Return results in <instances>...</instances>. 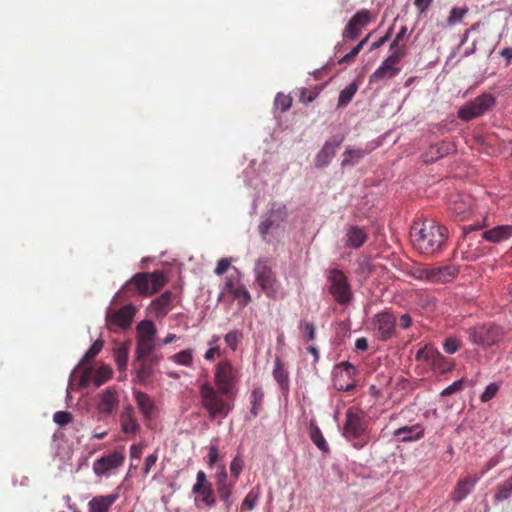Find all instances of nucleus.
<instances>
[{"instance_id":"3c124183","label":"nucleus","mask_w":512,"mask_h":512,"mask_svg":"<svg viewBox=\"0 0 512 512\" xmlns=\"http://www.w3.org/2000/svg\"><path fill=\"white\" fill-rule=\"evenodd\" d=\"M425 311H432L435 307V299L429 295L418 294V307Z\"/></svg>"},{"instance_id":"39448f33","label":"nucleus","mask_w":512,"mask_h":512,"mask_svg":"<svg viewBox=\"0 0 512 512\" xmlns=\"http://www.w3.org/2000/svg\"><path fill=\"white\" fill-rule=\"evenodd\" d=\"M328 291L340 305L349 304L353 298L351 285L345 273L339 269H331L327 273Z\"/></svg>"},{"instance_id":"9b49d317","label":"nucleus","mask_w":512,"mask_h":512,"mask_svg":"<svg viewBox=\"0 0 512 512\" xmlns=\"http://www.w3.org/2000/svg\"><path fill=\"white\" fill-rule=\"evenodd\" d=\"M136 311L137 309L134 305L127 304L118 310L107 313L106 323L108 329L110 331H117L118 329L130 327Z\"/></svg>"},{"instance_id":"f03ea898","label":"nucleus","mask_w":512,"mask_h":512,"mask_svg":"<svg viewBox=\"0 0 512 512\" xmlns=\"http://www.w3.org/2000/svg\"><path fill=\"white\" fill-rule=\"evenodd\" d=\"M447 229L433 221H424L418 231V253L433 255L446 240Z\"/></svg>"},{"instance_id":"bb28decb","label":"nucleus","mask_w":512,"mask_h":512,"mask_svg":"<svg viewBox=\"0 0 512 512\" xmlns=\"http://www.w3.org/2000/svg\"><path fill=\"white\" fill-rule=\"evenodd\" d=\"M481 237L483 240L495 244L507 241L512 237V225H497L483 231Z\"/></svg>"},{"instance_id":"aec40b11","label":"nucleus","mask_w":512,"mask_h":512,"mask_svg":"<svg viewBox=\"0 0 512 512\" xmlns=\"http://www.w3.org/2000/svg\"><path fill=\"white\" fill-rule=\"evenodd\" d=\"M396 319L389 312H382L375 316L374 325L378 339L386 341L395 331Z\"/></svg>"},{"instance_id":"e2e57ef3","label":"nucleus","mask_w":512,"mask_h":512,"mask_svg":"<svg viewBox=\"0 0 512 512\" xmlns=\"http://www.w3.org/2000/svg\"><path fill=\"white\" fill-rule=\"evenodd\" d=\"M158 460V456L156 453L150 454L146 457L144 467H143V473L144 475H148L152 467L156 464Z\"/></svg>"},{"instance_id":"cd10ccee","label":"nucleus","mask_w":512,"mask_h":512,"mask_svg":"<svg viewBox=\"0 0 512 512\" xmlns=\"http://www.w3.org/2000/svg\"><path fill=\"white\" fill-rule=\"evenodd\" d=\"M121 430L125 434H136L140 430V424L135 416L134 408L128 404L120 414Z\"/></svg>"},{"instance_id":"9d476101","label":"nucleus","mask_w":512,"mask_h":512,"mask_svg":"<svg viewBox=\"0 0 512 512\" xmlns=\"http://www.w3.org/2000/svg\"><path fill=\"white\" fill-rule=\"evenodd\" d=\"M403 53L398 50H394L382 64L370 75L369 83H377L385 79H391L400 72V68L397 64L401 60Z\"/></svg>"},{"instance_id":"f3484780","label":"nucleus","mask_w":512,"mask_h":512,"mask_svg":"<svg viewBox=\"0 0 512 512\" xmlns=\"http://www.w3.org/2000/svg\"><path fill=\"white\" fill-rule=\"evenodd\" d=\"M192 492L200 494L201 502L206 506L213 507L216 504L212 483L207 480L206 474L202 470L197 472L196 483L192 487Z\"/></svg>"},{"instance_id":"473e14b6","label":"nucleus","mask_w":512,"mask_h":512,"mask_svg":"<svg viewBox=\"0 0 512 512\" xmlns=\"http://www.w3.org/2000/svg\"><path fill=\"white\" fill-rule=\"evenodd\" d=\"M259 497H260V487L256 486L253 489H251L248 492V494L245 496V498L242 502V507L247 510H253L257 505Z\"/></svg>"},{"instance_id":"052dcab7","label":"nucleus","mask_w":512,"mask_h":512,"mask_svg":"<svg viewBox=\"0 0 512 512\" xmlns=\"http://www.w3.org/2000/svg\"><path fill=\"white\" fill-rule=\"evenodd\" d=\"M360 51L361 45H356L349 53H347L339 60V64H348L353 62Z\"/></svg>"},{"instance_id":"ddd939ff","label":"nucleus","mask_w":512,"mask_h":512,"mask_svg":"<svg viewBox=\"0 0 512 512\" xmlns=\"http://www.w3.org/2000/svg\"><path fill=\"white\" fill-rule=\"evenodd\" d=\"M474 200L470 195L458 194L451 198L449 211L457 221L468 220L473 217Z\"/></svg>"},{"instance_id":"69168bd1","label":"nucleus","mask_w":512,"mask_h":512,"mask_svg":"<svg viewBox=\"0 0 512 512\" xmlns=\"http://www.w3.org/2000/svg\"><path fill=\"white\" fill-rule=\"evenodd\" d=\"M218 459H219L218 448L215 445H211L209 447V453H208V465H209V467H213L214 464L218 461Z\"/></svg>"},{"instance_id":"423d86ee","label":"nucleus","mask_w":512,"mask_h":512,"mask_svg":"<svg viewBox=\"0 0 512 512\" xmlns=\"http://www.w3.org/2000/svg\"><path fill=\"white\" fill-rule=\"evenodd\" d=\"M239 372L230 360L223 359L215 367L214 382L223 395H231Z\"/></svg>"},{"instance_id":"4c0bfd02","label":"nucleus","mask_w":512,"mask_h":512,"mask_svg":"<svg viewBox=\"0 0 512 512\" xmlns=\"http://www.w3.org/2000/svg\"><path fill=\"white\" fill-rule=\"evenodd\" d=\"M299 329L301 330L306 342H311V341L315 340L316 327L313 323L302 320V321H300Z\"/></svg>"},{"instance_id":"1a4fd4ad","label":"nucleus","mask_w":512,"mask_h":512,"mask_svg":"<svg viewBox=\"0 0 512 512\" xmlns=\"http://www.w3.org/2000/svg\"><path fill=\"white\" fill-rule=\"evenodd\" d=\"M459 273L455 265L441 267H418V280L432 283H447L452 281Z\"/></svg>"},{"instance_id":"a211bd4d","label":"nucleus","mask_w":512,"mask_h":512,"mask_svg":"<svg viewBox=\"0 0 512 512\" xmlns=\"http://www.w3.org/2000/svg\"><path fill=\"white\" fill-rule=\"evenodd\" d=\"M124 459L125 457L121 452L115 451L97 459L93 463V471L97 476L108 475L111 471L121 466Z\"/></svg>"},{"instance_id":"f257e3e1","label":"nucleus","mask_w":512,"mask_h":512,"mask_svg":"<svg viewBox=\"0 0 512 512\" xmlns=\"http://www.w3.org/2000/svg\"><path fill=\"white\" fill-rule=\"evenodd\" d=\"M168 282V277L162 271L139 272L132 276L117 293L121 300H127L139 294L149 297L160 291Z\"/></svg>"},{"instance_id":"58836bf2","label":"nucleus","mask_w":512,"mask_h":512,"mask_svg":"<svg viewBox=\"0 0 512 512\" xmlns=\"http://www.w3.org/2000/svg\"><path fill=\"white\" fill-rule=\"evenodd\" d=\"M114 357L119 369H124L128 360V349L124 345L118 346L114 350Z\"/></svg>"},{"instance_id":"5701e85b","label":"nucleus","mask_w":512,"mask_h":512,"mask_svg":"<svg viewBox=\"0 0 512 512\" xmlns=\"http://www.w3.org/2000/svg\"><path fill=\"white\" fill-rule=\"evenodd\" d=\"M365 431L363 417L360 413L349 409L346 414L344 425V435L346 437L358 438Z\"/></svg>"},{"instance_id":"6ab92c4d","label":"nucleus","mask_w":512,"mask_h":512,"mask_svg":"<svg viewBox=\"0 0 512 512\" xmlns=\"http://www.w3.org/2000/svg\"><path fill=\"white\" fill-rule=\"evenodd\" d=\"M146 325L148 330L145 335H141L137 341L136 347V360L138 361H146V358L154 350V338L153 335L155 333V327L150 322H142L139 327Z\"/></svg>"},{"instance_id":"6e6552de","label":"nucleus","mask_w":512,"mask_h":512,"mask_svg":"<svg viewBox=\"0 0 512 512\" xmlns=\"http://www.w3.org/2000/svg\"><path fill=\"white\" fill-rule=\"evenodd\" d=\"M256 282L261 290L269 297L277 292V279L268 259H259L255 264Z\"/></svg>"},{"instance_id":"bf43d9fd","label":"nucleus","mask_w":512,"mask_h":512,"mask_svg":"<svg viewBox=\"0 0 512 512\" xmlns=\"http://www.w3.org/2000/svg\"><path fill=\"white\" fill-rule=\"evenodd\" d=\"M318 96L317 90H308L303 88L300 94V101L307 104L313 102Z\"/></svg>"},{"instance_id":"5fc2aeb1","label":"nucleus","mask_w":512,"mask_h":512,"mask_svg":"<svg viewBox=\"0 0 512 512\" xmlns=\"http://www.w3.org/2000/svg\"><path fill=\"white\" fill-rule=\"evenodd\" d=\"M444 351L448 354H454L460 348V341L457 338H447L443 343Z\"/></svg>"},{"instance_id":"f704fd0d","label":"nucleus","mask_w":512,"mask_h":512,"mask_svg":"<svg viewBox=\"0 0 512 512\" xmlns=\"http://www.w3.org/2000/svg\"><path fill=\"white\" fill-rule=\"evenodd\" d=\"M171 360L179 365L191 366L193 361V353L191 349L182 350L171 356Z\"/></svg>"},{"instance_id":"680f3d73","label":"nucleus","mask_w":512,"mask_h":512,"mask_svg":"<svg viewBox=\"0 0 512 512\" xmlns=\"http://www.w3.org/2000/svg\"><path fill=\"white\" fill-rule=\"evenodd\" d=\"M485 226L484 218L476 220L475 224H466L462 226V232L464 235L469 234L472 231L482 229Z\"/></svg>"},{"instance_id":"a878e982","label":"nucleus","mask_w":512,"mask_h":512,"mask_svg":"<svg viewBox=\"0 0 512 512\" xmlns=\"http://www.w3.org/2000/svg\"><path fill=\"white\" fill-rule=\"evenodd\" d=\"M119 492L108 495H97L88 502V512H109L112 505L119 499Z\"/></svg>"},{"instance_id":"b1692460","label":"nucleus","mask_w":512,"mask_h":512,"mask_svg":"<svg viewBox=\"0 0 512 512\" xmlns=\"http://www.w3.org/2000/svg\"><path fill=\"white\" fill-rule=\"evenodd\" d=\"M368 240V233L364 228L357 225H350L344 236V247L351 249L361 248Z\"/></svg>"},{"instance_id":"72a5a7b5","label":"nucleus","mask_w":512,"mask_h":512,"mask_svg":"<svg viewBox=\"0 0 512 512\" xmlns=\"http://www.w3.org/2000/svg\"><path fill=\"white\" fill-rule=\"evenodd\" d=\"M468 8L466 6L463 7H453L450 10L449 16L447 18V24L449 26H453L463 20V18L467 15Z\"/></svg>"},{"instance_id":"7c9ffc66","label":"nucleus","mask_w":512,"mask_h":512,"mask_svg":"<svg viewBox=\"0 0 512 512\" xmlns=\"http://www.w3.org/2000/svg\"><path fill=\"white\" fill-rule=\"evenodd\" d=\"M358 90V85L355 82L349 84L346 88H344L338 97V107H346L354 97Z\"/></svg>"},{"instance_id":"c03bdc74","label":"nucleus","mask_w":512,"mask_h":512,"mask_svg":"<svg viewBox=\"0 0 512 512\" xmlns=\"http://www.w3.org/2000/svg\"><path fill=\"white\" fill-rule=\"evenodd\" d=\"M242 336V332L240 331H230L225 335L224 341L232 351H235L237 349L238 343L242 339Z\"/></svg>"},{"instance_id":"c85d7f7f","label":"nucleus","mask_w":512,"mask_h":512,"mask_svg":"<svg viewBox=\"0 0 512 512\" xmlns=\"http://www.w3.org/2000/svg\"><path fill=\"white\" fill-rule=\"evenodd\" d=\"M173 294L165 291L150 304L151 312L156 318H164L172 308Z\"/></svg>"},{"instance_id":"393cba45","label":"nucleus","mask_w":512,"mask_h":512,"mask_svg":"<svg viewBox=\"0 0 512 512\" xmlns=\"http://www.w3.org/2000/svg\"><path fill=\"white\" fill-rule=\"evenodd\" d=\"M454 151L455 145L452 142L441 141L431 145L428 151L422 155V158L425 163H431L453 153Z\"/></svg>"},{"instance_id":"2eb2a0df","label":"nucleus","mask_w":512,"mask_h":512,"mask_svg":"<svg viewBox=\"0 0 512 512\" xmlns=\"http://www.w3.org/2000/svg\"><path fill=\"white\" fill-rule=\"evenodd\" d=\"M482 475H467L460 478L450 493V499L454 503H460L470 495Z\"/></svg>"},{"instance_id":"412c9836","label":"nucleus","mask_w":512,"mask_h":512,"mask_svg":"<svg viewBox=\"0 0 512 512\" xmlns=\"http://www.w3.org/2000/svg\"><path fill=\"white\" fill-rule=\"evenodd\" d=\"M119 405V395L114 387H108L99 394L97 410L101 415L110 416Z\"/></svg>"},{"instance_id":"6e6d98bb","label":"nucleus","mask_w":512,"mask_h":512,"mask_svg":"<svg viewBox=\"0 0 512 512\" xmlns=\"http://www.w3.org/2000/svg\"><path fill=\"white\" fill-rule=\"evenodd\" d=\"M275 380L282 386L288 382V375L285 370L281 367L280 363L277 362L273 371Z\"/></svg>"},{"instance_id":"20e7f679","label":"nucleus","mask_w":512,"mask_h":512,"mask_svg":"<svg viewBox=\"0 0 512 512\" xmlns=\"http://www.w3.org/2000/svg\"><path fill=\"white\" fill-rule=\"evenodd\" d=\"M199 393L202 407L208 412L210 420L224 419L228 416L232 406L222 397L219 389L216 390L209 383H205L200 386Z\"/></svg>"},{"instance_id":"7ed1b4c3","label":"nucleus","mask_w":512,"mask_h":512,"mask_svg":"<svg viewBox=\"0 0 512 512\" xmlns=\"http://www.w3.org/2000/svg\"><path fill=\"white\" fill-rule=\"evenodd\" d=\"M464 331L471 344L484 349L498 344L505 335L503 328L493 322L477 323Z\"/></svg>"},{"instance_id":"864d4df0","label":"nucleus","mask_w":512,"mask_h":512,"mask_svg":"<svg viewBox=\"0 0 512 512\" xmlns=\"http://www.w3.org/2000/svg\"><path fill=\"white\" fill-rule=\"evenodd\" d=\"M512 495V489L502 484L499 486L494 494L495 502H502L509 499Z\"/></svg>"},{"instance_id":"603ef678","label":"nucleus","mask_w":512,"mask_h":512,"mask_svg":"<svg viewBox=\"0 0 512 512\" xmlns=\"http://www.w3.org/2000/svg\"><path fill=\"white\" fill-rule=\"evenodd\" d=\"M394 435L398 438L399 441L403 442L411 441L415 438V436L413 435V428L407 426L397 429L394 432Z\"/></svg>"},{"instance_id":"79ce46f5","label":"nucleus","mask_w":512,"mask_h":512,"mask_svg":"<svg viewBox=\"0 0 512 512\" xmlns=\"http://www.w3.org/2000/svg\"><path fill=\"white\" fill-rule=\"evenodd\" d=\"M241 286L240 284V273L237 269H234V273L230 274L226 277L225 281V291L228 293H232L237 287Z\"/></svg>"},{"instance_id":"49530a36","label":"nucleus","mask_w":512,"mask_h":512,"mask_svg":"<svg viewBox=\"0 0 512 512\" xmlns=\"http://www.w3.org/2000/svg\"><path fill=\"white\" fill-rule=\"evenodd\" d=\"M102 348H103V341L100 339L96 340L91 345V347L88 349V351L85 353V355L83 356L82 362L83 363L88 362L91 359H93L94 357H96L100 353Z\"/></svg>"},{"instance_id":"4468645a","label":"nucleus","mask_w":512,"mask_h":512,"mask_svg":"<svg viewBox=\"0 0 512 512\" xmlns=\"http://www.w3.org/2000/svg\"><path fill=\"white\" fill-rule=\"evenodd\" d=\"M372 21V14L367 9L356 12L346 24L342 37L345 40H356L362 30Z\"/></svg>"},{"instance_id":"c9c22d12","label":"nucleus","mask_w":512,"mask_h":512,"mask_svg":"<svg viewBox=\"0 0 512 512\" xmlns=\"http://www.w3.org/2000/svg\"><path fill=\"white\" fill-rule=\"evenodd\" d=\"M231 295L238 301L240 307H245L251 301L250 293L243 285L237 287Z\"/></svg>"},{"instance_id":"a18cd8bd","label":"nucleus","mask_w":512,"mask_h":512,"mask_svg":"<svg viewBox=\"0 0 512 512\" xmlns=\"http://www.w3.org/2000/svg\"><path fill=\"white\" fill-rule=\"evenodd\" d=\"M500 389V385L496 382L490 383L486 386L484 392L481 394L480 399L486 403L492 400Z\"/></svg>"},{"instance_id":"2f4dec72","label":"nucleus","mask_w":512,"mask_h":512,"mask_svg":"<svg viewBox=\"0 0 512 512\" xmlns=\"http://www.w3.org/2000/svg\"><path fill=\"white\" fill-rule=\"evenodd\" d=\"M310 438L312 440V442L317 446V448L319 450H321L322 452L324 453H328L329 452V446L321 432V430L319 429V427L317 426H311V429H310Z\"/></svg>"},{"instance_id":"4d7b16f0","label":"nucleus","mask_w":512,"mask_h":512,"mask_svg":"<svg viewBox=\"0 0 512 512\" xmlns=\"http://www.w3.org/2000/svg\"><path fill=\"white\" fill-rule=\"evenodd\" d=\"M53 420L60 426H64L72 421V415L66 411H57L53 415Z\"/></svg>"},{"instance_id":"8fccbe9b","label":"nucleus","mask_w":512,"mask_h":512,"mask_svg":"<svg viewBox=\"0 0 512 512\" xmlns=\"http://www.w3.org/2000/svg\"><path fill=\"white\" fill-rule=\"evenodd\" d=\"M244 468V461L241 456L236 455L230 463L231 475L237 480Z\"/></svg>"},{"instance_id":"0eeeda50","label":"nucleus","mask_w":512,"mask_h":512,"mask_svg":"<svg viewBox=\"0 0 512 512\" xmlns=\"http://www.w3.org/2000/svg\"><path fill=\"white\" fill-rule=\"evenodd\" d=\"M495 98L489 93H482L475 99L462 106L457 116L463 121H470L488 112L495 105Z\"/></svg>"},{"instance_id":"e433bc0d","label":"nucleus","mask_w":512,"mask_h":512,"mask_svg":"<svg viewBox=\"0 0 512 512\" xmlns=\"http://www.w3.org/2000/svg\"><path fill=\"white\" fill-rule=\"evenodd\" d=\"M233 486H234V484H231V483L217 486V491L219 493V496H220L221 500L224 502L226 508H230L232 505L231 495L233 492Z\"/></svg>"},{"instance_id":"a19ab883","label":"nucleus","mask_w":512,"mask_h":512,"mask_svg":"<svg viewBox=\"0 0 512 512\" xmlns=\"http://www.w3.org/2000/svg\"><path fill=\"white\" fill-rule=\"evenodd\" d=\"M112 375V370L111 368L107 367V366H102L100 367L94 377H93V382L95 384V386L99 387L101 386L104 382H106Z\"/></svg>"},{"instance_id":"c756f323","label":"nucleus","mask_w":512,"mask_h":512,"mask_svg":"<svg viewBox=\"0 0 512 512\" xmlns=\"http://www.w3.org/2000/svg\"><path fill=\"white\" fill-rule=\"evenodd\" d=\"M374 148H375L374 146H367L364 149L357 148V149H347V150H345L344 153L342 154L343 159L341 161V166L342 167L355 166L366 155L371 153L374 150Z\"/></svg>"},{"instance_id":"37998d69","label":"nucleus","mask_w":512,"mask_h":512,"mask_svg":"<svg viewBox=\"0 0 512 512\" xmlns=\"http://www.w3.org/2000/svg\"><path fill=\"white\" fill-rule=\"evenodd\" d=\"M274 105L281 112H286L292 105V98L283 93H278L275 97Z\"/></svg>"},{"instance_id":"f8f14e48","label":"nucleus","mask_w":512,"mask_h":512,"mask_svg":"<svg viewBox=\"0 0 512 512\" xmlns=\"http://www.w3.org/2000/svg\"><path fill=\"white\" fill-rule=\"evenodd\" d=\"M355 366L348 362H341L335 367L333 384L338 391H351L355 388Z\"/></svg>"},{"instance_id":"dca6fc26","label":"nucleus","mask_w":512,"mask_h":512,"mask_svg":"<svg viewBox=\"0 0 512 512\" xmlns=\"http://www.w3.org/2000/svg\"><path fill=\"white\" fill-rule=\"evenodd\" d=\"M133 397L144 422H151L157 413V406L153 397L136 389L133 390Z\"/></svg>"},{"instance_id":"ea45409f","label":"nucleus","mask_w":512,"mask_h":512,"mask_svg":"<svg viewBox=\"0 0 512 512\" xmlns=\"http://www.w3.org/2000/svg\"><path fill=\"white\" fill-rule=\"evenodd\" d=\"M417 355H418V361L423 359L427 362H432V363H434L436 361V359H438L440 356L439 352L434 350L432 347H428V346H426L423 349L422 348L418 349Z\"/></svg>"},{"instance_id":"de8ad7c7","label":"nucleus","mask_w":512,"mask_h":512,"mask_svg":"<svg viewBox=\"0 0 512 512\" xmlns=\"http://www.w3.org/2000/svg\"><path fill=\"white\" fill-rule=\"evenodd\" d=\"M263 400V393L260 389H254L251 393L252 408L250 414L256 417L258 415V406L261 405Z\"/></svg>"},{"instance_id":"4be33fe9","label":"nucleus","mask_w":512,"mask_h":512,"mask_svg":"<svg viewBox=\"0 0 512 512\" xmlns=\"http://www.w3.org/2000/svg\"><path fill=\"white\" fill-rule=\"evenodd\" d=\"M342 141L343 137L334 139L333 141H326L321 150L315 156V167L322 169L328 166L332 159L335 157L337 149L342 144Z\"/></svg>"},{"instance_id":"774afa93","label":"nucleus","mask_w":512,"mask_h":512,"mask_svg":"<svg viewBox=\"0 0 512 512\" xmlns=\"http://www.w3.org/2000/svg\"><path fill=\"white\" fill-rule=\"evenodd\" d=\"M220 355L221 352L219 346H213L205 352L204 358L208 361H213L216 357H220Z\"/></svg>"},{"instance_id":"338daca9","label":"nucleus","mask_w":512,"mask_h":512,"mask_svg":"<svg viewBox=\"0 0 512 512\" xmlns=\"http://www.w3.org/2000/svg\"><path fill=\"white\" fill-rule=\"evenodd\" d=\"M227 479H228V474H227L226 468L224 465H222L216 474L217 486L227 484L228 483Z\"/></svg>"},{"instance_id":"13d9d810","label":"nucleus","mask_w":512,"mask_h":512,"mask_svg":"<svg viewBox=\"0 0 512 512\" xmlns=\"http://www.w3.org/2000/svg\"><path fill=\"white\" fill-rule=\"evenodd\" d=\"M463 389V379L454 381L452 384L442 390V396H449Z\"/></svg>"},{"instance_id":"09e8293b","label":"nucleus","mask_w":512,"mask_h":512,"mask_svg":"<svg viewBox=\"0 0 512 512\" xmlns=\"http://www.w3.org/2000/svg\"><path fill=\"white\" fill-rule=\"evenodd\" d=\"M142 364L137 371V379L140 383L144 384L152 375V366L146 361H141Z\"/></svg>"},{"instance_id":"0e129e2a","label":"nucleus","mask_w":512,"mask_h":512,"mask_svg":"<svg viewBox=\"0 0 512 512\" xmlns=\"http://www.w3.org/2000/svg\"><path fill=\"white\" fill-rule=\"evenodd\" d=\"M231 261L228 258H221L214 270L216 275L224 274L230 267Z\"/></svg>"}]
</instances>
